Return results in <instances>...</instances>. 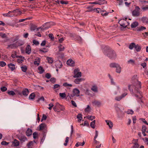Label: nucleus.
Wrapping results in <instances>:
<instances>
[{
    "mask_svg": "<svg viewBox=\"0 0 148 148\" xmlns=\"http://www.w3.org/2000/svg\"><path fill=\"white\" fill-rule=\"evenodd\" d=\"M69 137H66V138L65 140V143H64V145L65 146H66L67 145V143L69 141Z\"/></svg>",
    "mask_w": 148,
    "mask_h": 148,
    "instance_id": "nucleus-62",
    "label": "nucleus"
},
{
    "mask_svg": "<svg viewBox=\"0 0 148 148\" xmlns=\"http://www.w3.org/2000/svg\"><path fill=\"white\" fill-rule=\"evenodd\" d=\"M18 138L21 143H23L27 140V137L24 136H18Z\"/></svg>",
    "mask_w": 148,
    "mask_h": 148,
    "instance_id": "nucleus-6",
    "label": "nucleus"
},
{
    "mask_svg": "<svg viewBox=\"0 0 148 148\" xmlns=\"http://www.w3.org/2000/svg\"><path fill=\"white\" fill-rule=\"evenodd\" d=\"M19 38V36L18 35H16L11 38L10 39L11 40V41H12V42H14L17 40Z\"/></svg>",
    "mask_w": 148,
    "mask_h": 148,
    "instance_id": "nucleus-20",
    "label": "nucleus"
},
{
    "mask_svg": "<svg viewBox=\"0 0 148 148\" xmlns=\"http://www.w3.org/2000/svg\"><path fill=\"white\" fill-rule=\"evenodd\" d=\"M142 49V47L140 45L138 44L135 45L134 49L137 52L140 51Z\"/></svg>",
    "mask_w": 148,
    "mask_h": 148,
    "instance_id": "nucleus-14",
    "label": "nucleus"
},
{
    "mask_svg": "<svg viewBox=\"0 0 148 148\" xmlns=\"http://www.w3.org/2000/svg\"><path fill=\"white\" fill-rule=\"evenodd\" d=\"M46 136V133H43V136L42 138L41 139V143H43L44 140H45Z\"/></svg>",
    "mask_w": 148,
    "mask_h": 148,
    "instance_id": "nucleus-53",
    "label": "nucleus"
},
{
    "mask_svg": "<svg viewBox=\"0 0 148 148\" xmlns=\"http://www.w3.org/2000/svg\"><path fill=\"white\" fill-rule=\"evenodd\" d=\"M21 68L22 71L24 72H26L27 69V68L25 66H21Z\"/></svg>",
    "mask_w": 148,
    "mask_h": 148,
    "instance_id": "nucleus-47",
    "label": "nucleus"
},
{
    "mask_svg": "<svg viewBox=\"0 0 148 148\" xmlns=\"http://www.w3.org/2000/svg\"><path fill=\"white\" fill-rule=\"evenodd\" d=\"M37 61H35L34 62V64L35 65L37 66H38L40 63V58H38L37 59Z\"/></svg>",
    "mask_w": 148,
    "mask_h": 148,
    "instance_id": "nucleus-46",
    "label": "nucleus"
},
{
    "mask_svg": "<svg viewBox=\"0 0 148 148\" xmlns=\"http://www.w3.org/2000/svg\"><path fill=\"white\" fill-rule=\"evenodd\" d=\"M16 45V48L18 46H20L23 45L24 43L23 42L21 41H18L15 42Z\"/></svg>",
    "mask_w": 148,
    "mask_h": 148,
    "instance_id": "nucleus-21",
    "label": "nucleus"
},
{
    "mask_svg": "<svg viewBox=\"0 0 148 148\" xmlns=\"http://www.w3.org/2000/svg\"><path fill=\"white\" fill-rule=\"evenodd\" d=\"M25 52L28 54L30 53L31 52V48L30 45H28L27 46L25 49Z\"/></svg>",
    "mask_w": 148,
    "mask_h": 148,
    "instance_id": "nucleus-16",
    "label": "nucleus"
},
{
    "mask_svg": "<svg viewBox=\"0 0 148 148\" xmlns=\"http://www.w3.org/2000/svg\"><path fill=\"white\" fill-rule=\"evenodd\" d=\"M38 70L39 71V73L40 74L42 73L44 71V70L43 69L42 67L41 66H40L38 67Z\"/></svg>",
    "mask_w": 148,
    "mask_h": 148,
    "instance_id": "nucleus-37",
    "label": "nucleus"
},
{
    "mask_svg": "<svg viewBox=\"0 0 148 148\" xmlns=\"http://www.w3.org/2000/svg\"><path fill=\"white\" fill-rule=\"evenodd\" d=\"M33 138L34 139L38 137V133L36 132H34L33 134Z\"/></svg>",
    "mask_w": 148,
    "mask_h": 148,
    "instance_id": "nucleus-61",
    "label": "nucleus"
},
{
    "mask_svg": "<svg viewBox=\"0 0 148 148\" xmlns=\"http://www.w3.org/2000/svg\"><path fill=\"white\" fill-rule=\"evenodd\" d=\"M127 23L129 24V23L127 22L126 20H120L119 22V23L120 24L121 26L123 27L124 28H125L127 27V25H126L125 23Z\"/></svg>",
    "mask_w": 148,
    "mask_h": 148,
    "instance_id": "nucleus-8",
    "label": "nucleus"
},
{
    "mask_svg": "<svg viewBox=\"0 0 148 148\" xmlns=\"http://www.w3.org/2000/svg\"><path fill=\"white\" fill-rule=\"evenodd\" d=\"M135 142L134 143V145L131 148H139V145L137 143L138 140H135Z\"/></svg>",
    "mask_w": 148,
    "mask_h": 148,
    "instance_id": "nucleus-22",
    "label": "nucleus"
},
{
    "mask_svg": "<svg viewBox=\"0 0 148 148\" xmlns=\"http://www.w3.org/2000/svg\"><path fill=\"white\" fill-rule=\"evenodd\" d=\"M91 90L93 91L94 92H97L98 91L97 88V86H93L91 88Z\"/></svg>",
    "mask_w": 148,
    "mask_h": 148,
    "instance_id": "nucleus-41",
    "label": "nucleus"
},
{
    "mask_svg": "<svg viewBox=\"0 0 148 148\" xmlns=\"http://www.w3.org/2000/svg\"><path fill=\"white\" fill-rule=\"evenodd\" d=\"M33 43L35 45H36L37 46L39 44V42L35 40H33Z\"/></svg>",
    "mask_w": 148,
    "mask_h": 148,
    "instance_id": "nucleus-52",
    "label": "nucleus"
},
{
    "mask_svg": "<svg viewBox=\"0 0 148 148\" xmlns=\"http://www.w3.org/2000/svg\"><path fill=\"white\" fill-rule=\"evenodd\" d=\"M31 31H34L37 30V26L34 25H31L30 27Z\"/></svg>",
    "mask_w": 148,
    "mask_h": 148,
    "instance_id": "nucleus-40",
    "label": "nucleus"
},
{
    "mask_svg": "<svg viewBox=\"0 0 148 148\" xmlns=\"http://www.w3.org/2000/svg\"><path fill=\"white\" fill-rule=\"evenodd\" d=\"M134 77L132 78L133 83L132 85L128 86V89L132 94H134L137 97L140 98L142 97V93L140 90L141 88V83L137 79H134Z\"/></svg>",
    "mask_w": 148,
    "mask_h": 148,
    "instance_id": "nucleus-1",
    "label": "nucleus"
},
{
    "mask_svg": "<svg viewBox=\"0 0 148 148\" xmlns=\"http://www.w3.org/2000/svg\"><path fill=\"white\" fill-rule=\"evenodd\" d=\"M146 29V27L143 26H141L139 27H138L136 29V31L138 32L141 31L143 30Z\"/></svg>",
    "mask_w": 148,
    "mask_h": 148,
    "instance_id": "nucleus-24",
    "label": "nucleus"
},
{
    "mask_svg": "<svg viewBox=\"0 0 148 148\" xmlns=\"http://www.w3.org/2000/svg\"><path fill=\"white\" fill-rule=\"evenodd\" d=\"M125 112L128 114H132L134 113V111L132 110H129L127 111H125Z\"/></svg>",
    "mask_w": 148,
    "mask_h": 148,
    "instance_id": "nucleus-50",
    "label": "nucleus"
},
{
    "mask_svg": "<svg viewBox=\"0 0 148 148\" xmlns=\"http://www.w3.org/2000/svg\"><path fill=\"white\" fill-rule=\"evenodd\" d=\"M79 70L75 69L74 71V75L73 77L74 78H78L82 76V73L81 72H78Z\"/></svg>",
    "mask_w": 148,
    "mask_h": 148,
    "instance_id": "nucleus-5",
    "label": "nucleus"
},
{
    "mask_svg": "<svg viewBox=\"0 0 148 148\" xmlns=\"http://www.w3.org/2000/svg\"><path fill=\"white\" fill-rule=\"evenodd\" d=\"M119 64L117 63L112 62L110 64V66L111 68H116Z\"/></svg>",
    "mask_w": 148,
    "mask_h": 148,
    "instance_id": "nucleus-29",
    "label": "nucleus"
},
{
    "mask_svg": "<svg viewBox=\"0 0 148 148\" xmlns=\"http://www.w3.org/2000/svg\"><path fill=\"white\" fill-rule=\"evenodd\" d=\"M116 68V72L118 73H120L121 71V69L120 65L119 64Z\"/></svg>",
    "mask_w": 148,
    "mask_h": 148,
    "instance_id": "nucleus-26",
    "label": "nucleus"
},
{
    "mask_svg": "<svg viewBox=\"0 0 148 148\" xmlns=\"http://www.w3.org/2000/svg\"><path fill=\"white\" fill-rule=\"evenodd\" d=\"M143 139L144 142L148 145V138L145 137L144 138H143Z\"/></svg>",
    "mask_w": 148,
    "mask_h": 148,
    "instance_id": "nucleus-64",
    "label": "nucleus"
},
{
    "mask_svg": "<svg viewBox=\"0 0 148 148\" xmlns=\"http://www.w3.org/2000/svg\"><path fill=\"white\" fill-rule=\"evenodd\" d=\"M104 54L108 56L110 59L114 60L116 57V52L114 50H105L103 51Z\"/></svg>",
    "mask_w": 148,
    "mask_h": 148,
    "instance_id": "nucleus-2",
    "label": "nucleus"
},
{
    "mask_svg": "<svg viewBox=\"0 0 148 148\" xmlns=\"http://www.w3.org/2000/svg\"><path fill=\"white\" fill-rule=\"evenodd\" d=\"M63 86L64 87H71L72 86V85L71 84H69L67 82L64 83L63 84Z\"/></svg>",
    "mask_w": 148,
    "mask_h": 148,
    "instance_id": "nucleus-45",
    "label": "nucleus"
},
{
    "mask_svg": "<svg viewBox=\"0 0 148 148\" xmlns=\"http://www.w3.org/2000/svg\"><path fill=\"white\" fill-rule=\"evenodd\" d=\"M6 65V63L4 61L0 62V66L3 67Z\"/></svg>",
    "mask_w": 148,
    "mask_h": 148,
    "instance_id": "nucleus-60",
    "label": "nucleus"
},
{
    "mask_svg": "<svg viewBox=\"0 0 148 148\" xmlns=\"http://www.w3.org/2000/svg\"><path fill=\"white\" fill-rule=\"evenodd\" d=\"M60 3L62 4H68L69 3V2L67 1H64L63 0H61L60 1Z\"/></svg>",
    "mask_w": 148,
    "mask_h": 148,
    "instance_id": "nucleus-56",
    "label": "nucleus"
},
{
    "mask_svg": "<svg viewBox=\"0 0 148 148\" xmlns=\"http://www.w3.org/2000/svg\"><path fill=\"white\" fill-rule=\"evenodd\" d=\"M7 92L9 95L12 96H13L16 95V94L12 90L8 91Z\"/></svg>",
    "mask_w": 148,
    "mask_h": 148,
    "instance_id": "nucleus-39",
    "label": "nucleus"
},
{
    "mask_svg": "<svg viewBox=\"0 0 148 148\" xmlns=\"http://www.w3.org/2000/svg\"><path fill=\"white\" fill-rule=\"evenodd\" d=\"M47 59L48 61V62L49 63L51 64L53 62V59L52 58L49 57H47Z\"/></svg>",
    "mask_w": 148,
    "mask_h": 148,
    "instance_id": "nucleus-36",
    "label": "nucleus"
},
{
    "mask_svg": "<svg viewBox=\"0 0 148 148\" xmlns=\"http://www.w3.org/2000/svg\"><path fill=\"white\" fill-rule=\"evenodd\" d=\"M91 108L90 106L88 105L87 106V107L84 109V111L86 112H90Z\"/></svg>",
    "mask_w": 148,
    "mask_h": 148,
    "instance_id": "nucleus-35",
    "label": "nucleus"
},
{
    "mask_svg": "<svg viewBox=\"0 0 148 148\" xmlns=\"http://www.w3.org/2000/svg\"><path fill=\"white\" fill-rule=\"evenodd\" d=\"M85 142L84 141L82 143L79 142H77L75 144V146L77 147H78L79 146H83L85 144Z\"/></svg>",
    "mask_w": 148,
    "mask_h": 148,
    "instance_id": "nucleus-38",
    "label": "nucleus"
},
{
    "mask_svg": "<svg viewBox=\"0 0 148 148\" xmlns=\"http://www.w3.org/2000/svg\"><path fill=\"white\" fill-rule=\"evenodd\" d=\"M87 118L88 119L90 120L91 121L92 120L94 119H95V117L94 116H89L88 115L87 116Z\"/></svg>",
    "mask_w": 148,
    "mask_h": 148,
    "instance_id": "nucleus-48",
    "label": "nucleus"
},
{
    "mask_svg": "<svg viewBox=\"0 0 148 148\" xmlns=\"http://www.w3.org/2000/svg\"><path fill=\"white\" fill-rule=\"evenodd\" d=\"M99 5H101L103 4H106L107 2L105 0H100L99 1Z\"/></svg>",
    "mask_w": 148,
    "mask_h": 148,
    "instance_id": "nucleus-43",
    "label": "nucleus"
},
{
    "mask_svg": "<svg viewBox=\"0 0 148 148\" xmlns=\"http://www.w3.org/2000/svg\"><path fill=\"white\" fill-rule=\"evenodd\" d=\"M140 9L139 6H136L135 9L132 12V15L134 17L138 16L140 15Z\"/></svg>",
    "mask_w": 148,
    "mask_h": 148,
    "instance_id": "nucleus-3",
    "label": "nucleus"
},
{
    "mask_svg": "<svg viewBox=\"0 0 148 148\" xmlns=\"http://www.w3.org/2000/svg\"><path fill=\"white\" fill-rule=\"evenodd\" d=\"M29 92V91L27 89L25 88L23 90L22 93L23 95L26 96L28 95Z\"/></svg>",
    "mask_w": 148,
    "mask_h": 148,
    "instance_id": "nucleus-17",
    "label": "nucleus"
},
{
    "mask_svg": "<svg viewBox=\"0 0 148 148\" xmlns=\"http://www.w3.org/2000/svg\"><path fill=\"white\" fill-rule=\"evenodd\" d=\"M135 43L134 42H132L131 43L129 46V49L130 50L133 49V48H135Z\"/></svg>",
    "mask_w": 148,
    "mask_h": 148,
    "instance_id": "nucleus-30",
    "label": "nucleus"
},
{
    "mask_svg": "<svg viewBox=\"0 0 148 148\" xmlns=\"http://www.w3.org/2000/svg\"><path fill=\"white\" fill-rule=\"evenodd\" d=\"M39 51L40 52L45 53L48 52V49L46 48H43L42 49H40Z\"/></svg>",
    "mask_w": 148,
    "mask_h": 148,
    "instance_id": "nucleus-44",
    "label": "nucleus"
},
{
    "mask_svg": "<svg viewBox=\"0 0 148 148\" xmlns=\"http://www.w3.org/2000/svg\"><path fill=\"white\" fill-rule=\"evenodd\" d=\"M98 131L97 130H96L95 131V136L94 138V140H95V143H97V141L96 140V139L97 138L98 136Z\"/></svg>",
    "mask_w": 148,
    "mask_h": 148,
    "instance_id": "nucleus-51",
    "label": "nucleus"
},
{
    "mask_svg": "<svg viewBox=\"0 0 148 148\" xmlns=\"http://www.w3.org/2000/svg\"><path fill=\"white\" fill-rule=\"evenodd\" d=\"M48 36L50 38L51 40H54V37L53 36V35L52 34L50 33L49 34Z\"/></svg>",
    "mask_w": 148,
    "mask_h": 148,
    "instance_id": "nucleus-59",
    "label": "nucleus"
},
{
    "mask_svg": "<svg viewBox=\"0 0 148 148\" xmlns=\"http://www.w3.org/2000/svg\"><path fill=\"white\" fill-rule=\"evenodd\" d=\"M33 143H34L32 141H30L27 144V148H31L30 147L32 145H33Z\"/></svg>",
    "mask_w": 148,
    "mask_h": 148,
    "instance_id": "nucleus-49",
    "label": "nucleus"
},
{
    "mask_svg": "<svg viewBox=\"0 0 148 148\" xmlns=\"http://www.w3.org/2000/svg\"><path fill=\"white\" fill-rule=\"evenodd\" d=\"M0 36L2 38H7L6 35L5 33H0Z\"/></svg>",
    "mask_w": 148,
    "mask_h": 148,
    "instance_id": "nucleus-54",
    "label": "nucleus"
},
{
    "mask_svg": "<svg viewBox=\"0 0 148 148\" xmlns=\"http://www.w3.org/2000/svg\"><path fill=\"white\" fill-rule=\"evenodd\" d=\"M77 118L79 119L78 120V121L80 122L82 119V114H79L77 116Z\"/></svg>",
    "mask_w": 148,
    "mask_h": 148,
    "instance_id": "nucleus-42",
    "label": "nucleus"
},
{
    "mask_svg": "<svg viewBox=\"0 0 148 148\" xmlns=\"http://www.w3.org/2000/svg\"><path fill=\"white\" fill-rule=\"evenodd\" d=\"M92 103L95 105H96L98 107L100 106L101 105V102L98 101H94L92 102Z\"/></svg>",
    "mask_w": 148,
    "mask_h": 148,
    "instance_id": "nucleus-27",
    "label": "nucleus"
},
{
    "mask_svg": "<svg viewBox=\"0 0 148 148\" xmlns=\"http://www.w3.org/2000/svg\"><path fill=\"white\" fill-rule=\"evenodd\" d=\"M16 44L15 43L8 45L6 48L8 49H14L16 48Z\"/></svg>",
    "mask_w": 148,
    "mask_h": 148,
    "instance_id": "nucleus-10",
    "label": "nucleus"
},
{
    "mask_svg": "<svg viewBox=\"0 0 148 148\" xmlns=\"http://www.w3.org/2000/svg\"><path fill=\"white\" fill-rule=\"evenodd\" d=\"M58 48L59 51H63L65 49L64 47L61 44L58 47Z\"/></svg>",
    "mask_w": 148,
    "mask_h": 148,
    "instance_id": "nucleus-31",
    "label": "nucleus"
},
{
    "mask_svg": "<svg viewBox=\"0 0 148 148\" xmlns=\"http://www.w3.org/2000/svg\"><path fill=\"white\" fill-rule=\"evenodd\" d=\"M66 64L68 65L73 66H74L75 62L72 59H69L67 61Z\"/></svg>",
    "mask_w": 148,
    "mask_h": 148,
    "instance_id": "nucleus-11",
    "label": "nucleus"
},
{
    "mask_svg": "<svg viewBox=\"0 0 148 148\" xmlns=\"http://www.w3.org/2000/svg\"><path fill=\"white\" fill-rule=\"evenodd\" d=\"M19 142L16 139H14L12 142V145L15 147L18 146L19 145Z\"/></svg>",
    "mask_w": 148,
    "mask_h": 148,
    "instance_id": "nucleus-13",
    "label": "nucleus"
},
{
    "mask_svg": "<svg viewBox=\"0 0 148 148\" xmlns=\"http://www.w3.org/2000/svg\"><path fill=\"white\" fill-rule=\"evenodd\" d=\"M35 97V95L34 93L30 94L29 96V99L31 100L34 99Z\"/></svg>",
    "mask_w": 148,
    "mask_h": 148,
    "instance_id": "nucleus-34",
    "label": "nucleus"
},
{
    "mask_svg": "<svg viewBox=\"0 0 148 148\" xmlns=\"http://www.w3.org/2000/svg\"><path fill=\"white\" fill-rule=\"evenodd\" d=\"M32 130L29 128H28L26 132V134L28 136H29L32 135Z\"/></svg>",
    "mask_w": 148,
    "mask_h": 148,
    "instance_id": "nucleus-15",
    "label": "nucleus"
},
{
    "mask_svg": "<svg viewBox=\"0 0 148 148\" xmlns=\"http://www.w3.org/2000/svg\"><path fill=\"white\" fill-rule=\"evenodd\" d=\"M106 122L107 123V124L108 125L109 128L110 129L112 128L113 126V123L110 121L106 120Z\"/></svg>",
    "mask_w": 148,
    "mask_h": 148,
    "instance_id": "nucleus-19",
    "label": "nucleus"
},
{
    "mask_svg": "<svg viewBox=\"0 0 148 148\" xmlns=\"http://www.w3.org/2000/svg\"><path fill=\"white\" fill-rule=\"evenodd\" d=\"M147 129V128L146 126L144 125H143L142 129V132H146Z\"/></svg>",
    "mask_w": 148,
    "mask_h": 148,
    "instance_id": "nucleus-58",
    "label": "nucleus"
},
{
    "mask_svg": "<svg viewBox=\"0 0 148 148\" xmlns=\"http://www.w3.org/2000/svg\"><path fill=\"white\" fill-rule=\"evenodd\" d=\"M84 80V79L82 78H77L74 80V82L76 84H79L80 82Z\"/></svg>",
    "mask_w": 148,
    "mask_h": 148,
    "instance_id": "nucleus-12",
    "label": "nucleus"
},
{
    "mask_svg": "<svg viewBox=\"0 0 148 148\" xmlns=\"http://www.w3.org/2000/svg\"><path fill=\"white\" fill-rule=\"evenodd\" d=\"M3 15L5 17H11L13 16V15L12 14L11 11H9L7 13L3 14Z\"/></svg>",
    "mask_w": 148,
    "mask_h": 148,
    "instance_id": "nucleus-18",
    "label": "nucleus"
},
{
    "mask_svg": "<svg viewBox=\"0 0 148 148\" xmlns=\"http://www.w3.org/2000/svg\"><path fill=\"white\" fill-rule=\"evenodd\" d=\"M47 128L46 124L45 123H42L39 125V130H43V133H46Z\"/></svg>",
    "mask_w": 148,
    "mask_h": 148,
    "instance_id": "nucleus-4",
    "label": "nucleus"
},
{
    "mask_svg": "<svg viewBox=\"0 0 148 148\" xmlns=\"http://www.w3.org/2000/svg\"><path fill=\"white\" fill-rule=\"evenodd\" d=\"M141 21L144 23H148V18L145 17H143L141 18Z\"/></svg>",
    "mask_w": 148,
    "mask_h": 148,
    "instance_id": "nucleus-25",
    "label": "nucleus"
},
{
    "mask_svg": "<svg viewBox=\"0 0 148 148\" xmlns=\"http://www.w3.org/2000/svg\"><path fill=\"white\" fill-rule=\"evenodd\" d=\"M60 96L63 98H64L66 97V95L65 92L59 93Z\"/></svg>",
    "mask_w": 148,
    "mask_h": 148,
    "instance_id": "nucleus-55",
    "label": "nucleus"
},
{
    "mask_svg": "<svg viewBox=\"0 0 148 148\" xmlns=\"http://www.w3.org/2000/svg\"><path fill=\"white\" fill-rule=\"evenodd\" d=\"M11 11L12 14L13 15V16H17L18 15L20 14L21 13V12L18 9H16L13 11Z\"/></svg>",
    "mask_w": 148,
    "mask_h": 148,
    "instance_id": "nucleus-9",
    "label": "nucleus"
},
{
    "mask_svg": "<svg viewBox=\"0 0 148 148\" xmlns=\"http://www.w3.org/2000/svg\"><path fill=\"white\" fill-rule=\"evenodd\" d=\"M55 106L57 107L59 109H60L62 110H63V108L62 106L58 102H57L56 103Z\"/></svg>",
    "mask_w": 148,
    "mask_h": 148,
    "instance_id": "nucleus-28",
    "label": "nucleus"
},
{
    "mask_svg": "<svg viewBox=\"0 0 148 148\" xmlns=\"http://www.w3.org/2000/svg\"><path fill=\"white\" fill-rule=\"evenodd\" d=\"M80 92L79 90L76 88H75L73 89V95H71V96L72 97H73L74 96H76L77 97L79 96V94Z\"/></svg>",
    "mask_w": 148,
    "mask_h": 148,
    "instance_id": "nucleus-7",
    "label": "nucleus"
},
{
    "mask_svg": "<svg viewBox=\"0 0 148 148\" xmlns=\"http://www.w3.org/2000/svg\"><path fill=\"white\" fill-rule=\"evenodd\" d=\"M1 90L2 92H5L7 90V88L5 86H3L1 87Z\"/></svg>",
    "mask_w": 148,
    "mask_h": 148,
    "instance_id": "nucleus-63",
    "label": "nucleus"
},
{
    "mask_svg": "<svg viewBox=\"0 0 148 148\" xmlns=\"http://www.w3.org/2000/svg\"><path fill=\"white\" fill-rule=\"evenodd\" d=\"M76 40H77L78 41V42L79 43L81 42L82 41V38L80 36H79L77 37L76 38Z\"/></svg>",
    "mask_w": 148,
    "mask_h": 148,
    "instance_id": "nucleus-57",
    "label": "nucleus"
},
{
    "mask_svg": "<svg viewBox=\"0 0 148 148\" xmlns=\"http://www.w3.org/2000/svg\"><path fill=\"white\" fill-rule=\"evenodd\" d=\"M95 120H94L91 122L90 123V127L93 129L95 128Z\"/></svg>",
    "mask_w": 148,
    "mask_h": 148,
    "instance_id": "nucleus-33",
    "label": "nucleus"
},
{
    "mask_svg": "<svg viewBox=\"0 0 148 148\" xmlns=\"http://www.w3.org/2000/svg\"><path fill=\"white\" fill-rule=\"evenodd\" d=\"M8 66L12 71H13L15 69V65L13 64H8Z\"/></svg>",
    "mask_w": 148,
    "mask_h": 148,
    "instance_id": "nucleus-23",
    "label": "nucleus"
},
{
    "mask_svg": "<svg viewBox=\"0 0 148 148\" xmlns=\"http://www.w3.org/2000/svg\"><path fill=\"white\" fill-rule=\"evenodd\" d=\"M138 22L135 21L132 24L131 27L132 28L136 27L138 25Z\"/></svg>",
    "mask_w": 148,
    "mask_h": 148,
    "instance_id": "nucleus-32",
    "label": "nucleus"
}]
</instances>
